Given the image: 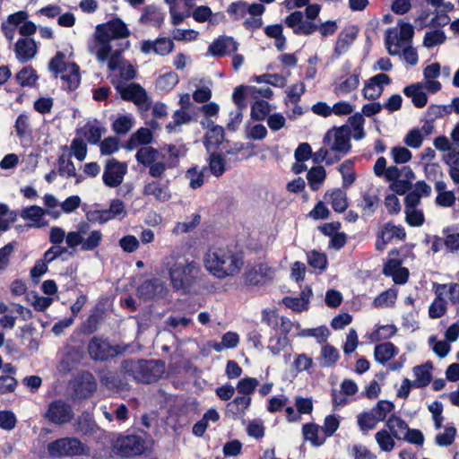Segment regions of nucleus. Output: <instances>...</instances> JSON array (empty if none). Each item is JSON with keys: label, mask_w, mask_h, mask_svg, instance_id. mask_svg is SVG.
Returning <instances> with one entry per match:
<instances>
[{"label": "nucleus", "mask_w": 459, "mask_h": 459, "mask_svg": "<svg viewBox=\"0 0 459 459\" xmlns=\"http://www.w3.org/2000/svg\"><path fill=\"white\" fill-rule=\"evenodd\" d=\"M357 35V30L355 28H347L343 30L338 36L334 53L337 56H341L345 53L348 48L352 44Z\"/></svg>", "instance_id": "nucleus-38"}, {"label": "nucleus", "mask_w": 459, "mask_h": 459, "mask_svg": "<svg viewBox=\"0 0 459 459\" xmlns=\"http://www.w3.org/2000/svg\"><path fill=\"white\" fill-rule=\"evenodd\" d=\"M127 173V164L116 159H108L106 161L102 175L103 183L108 187H117Z\"/></svg>", "instance_id": "nucleus-11"}, {"label": "nucleus", "mask_w": 459, "mask_h": 459, "mask_svg": "<svg viewBox=\"0 0 459 459\" xmlns=\"http://www.w3.org/2000/svg\"><path fill=\"white\" fill-rule=\"evenodd\" d=\"M432 290L435 299L429 307V316L430 318L437 319L443 316L447 311V300L445 292L439 289L437 282H433Z\"/></svg>", "instance_id": "nucleus-23"}, {"label": "nucleus", "mask_w": 459, "mask_h": 459, "mask_svg": "<svg viewBox=\"0 0 459 459\" xmlns=\"http://www.w3.org/2000/svg\"><path fill=\"white\" fill-rule=\"evenodd\" d=\"M405 221L411 227H420L424 224L425 217L423 211L419 208L417 197L414 195L406 196L404 199Z\"/></svg>", "instance_id": "nucleus-18"}, {"label": "nucleus", "mask_w": 459, "mask_h": 459, "mask_svg": "<svg viewBox=\"0 0 459 459\" xmlns=\"http://www.w3.org/2000/svg\"><path fill=\"white\" fill-rule=\"evenodd\" d=\"M444 161L448 166V173L455 185H459V152H449L445 156Z\"/></svg>", "instance_id": "nucleus-53"}, {"label": "nucleus", "mask_w": 459, "mask_h": 459, "mask_svg": "<svg viewBox=\"0 0 459 459\" xmlns=\"http://www.w3.org/2000/svg\"><path fill=\"white\" fill-rule=\"evenodd\" d=\"M251 403L250 396H237L227 404L226 415L233 419L242 418Z\"/></svg>", "instance_id": "nucleus-30"}, {"label": "nucleus", "mask_w": 459, "mask_h": 459, "mask_svg": "<svg viewBox=\"0 0 459 459\" xmlns=\"http://www.w3.org/2000/svg\"><path fill=\"white\" fill-rule=\"evenodd\" d=\"M429 13L423 12L417 19L416 24L420 29H424L429 25L445 26L449 22V17L446 14H436L431 21L428 22Z\"/></svg>", "instance_id": "nucleus-52"}, {"label": "nucleus", "mask_w": 459, "mask_h": 459, "mask_svg": "<svg viewBox=\"0 0 459 459\" xmlns=\"http://www.w3.org/2000/svg\"><path fill=\"white\" fill-rule=\"evenodd\" d=\"M167 292L168 288L160 279L147 280L137 289V296L144 300L164 298Z\"/></svg>", "instance_id": "nucleus-16"}, {"label": "nucleus", "mask_w": 459, "mask_h": 459, "mask_svg": "<svg viewBox=\"0 0 459 459\" xmlns=\"http://www.w3.org/2000/svg\"><path fill=\"white\" fill-rule=\"evenodd\" d=\"M49 70L63 82L62 87L74 90L80 83L81 75L79 66L72 62H67L63 52H57L48 65Z\"/></svg>", "instance_id": "nucleus-6"}, {"label": "nucleus", "mask_w": 459, "mask_h": 459, "mask_svg": "<svg viewBox=\"0 0 459 459\" xmlns=\"http://www.w3.org/2000/svg\"><path fill=\"white\" fill-rule=\"evenodd\" d=\"M153 141V134L151 129L141 127L134 132L127 141L126 148L128 151L136 149L140 145H148Z\"/></svg>", "instance_id": "nucleus-33"}, {"label": "nucleus", "mask_w": 459, "mask_h": 459, "mask_svg": "<svg viewBox=\"0 0 459 459\" xmlns=\"http://www.w3.org/2000/svg\"><path fill=\"white\" fill-rule=\"evenodd\" d=\"M27 18H29V13L27 12L19 11L9 14L6 20L2 22V32L9 41H12L14 39L16 29L22 21Z\"/></svg>", "instance_id": "nucleus-25"}, {"label": "nucleus", "mask_w": 459, "mask_h": 459, "mask_svg": "<svg viewBox=\"0 0 459 459\" xmlns=\"http://www.w3.org/2000/svg\"><path fill=\"white\" fill-rule=\"evenodd\" d=\"M74 413L68 404L62 401H54L48 405L45 417L55 424H65L73 419Z\"/></svg>", "instance_id": "nucleus-17"}, {"label": "nucleus", "mask_w": 459, "mask_h": 459, "mask_svg": "<svg viewBox=\"0 0 459 459\" xmlns=\"http://www.w3.org/2000/svg\"><path fill=\"white\" fill-rule=\"evenodd\" d=\"M440 75L441 65L439 63H432L423 69V81L421 82L429 93L435 94L442 89L441 82L437 80Z\"/></svg>", "instance_id": "nucleus-19"}, {"label": "nucleus", "mask_w": 459, "mask_h": 459, "mask_svg": "<svg viewBox=\"0 0 459 459\" xmlns=\"http://www.w3.org/2000/svg\"><path fill=\"white\" fill-rule=\"evenodd\" d=\"M399 352V349L392 342H386L375 346L374 357L377 362L385 365Z\"/></svg>", "instance_id": "nucleus-34"}, {"label": "nucleus", "mask_w": 459, "mask_h": 459, "mask_svg": "<svg viewBox=\"0 0 459 459\" xmlns=\"http://www.w3.org/2000/svg\"><path fill=\"white\" fill-rule=\"evenodd\" d=\"M325 199L332 204L333 209L337 212H344L348 206L346 193L339 188L325 194Z\"/></svg>", "instance_id": "nucleus-40"}, {"label": "nucleus", "mask_w": 459, "mask_h": 459, "mask_svg": "<svg viewBox=\"0 0 459 459\" xmlns=\"http://www.w3.org/2000/svg\"><path fill=\"white\" fill-rule=\"evenodd\" d=\"M37 49L35 40L30 38L19 39L14 45L16 58L22 63L32 59L37 54Z\"/></svg>", "instance_id": "nucleus-22"}, {"label": "nucleus", "mask_w": 459, "mask_h": 459, "mask_svg": "<svg viewBox=\"0 0 459 459\" xmlns=\"http://www.w3.org/2000/svg\"><path fill=\"white\" fill-rule=\"evenodd\" d=\"M326 177L325 169L321 167H314L308 170L307 179L312 190H317L324 183Z\"/></svg>", "instance_id": "nucleus-54"}, {"label": "nucleus", "mask_w": 459, "mask_h": 459, "mask_svg": "<svg viewBox=\"0 0 459 459\" xmlns=\"http://www.w3.org/2000/svg\"><path fill=\"white\" fill-rule=\"evenodd\" d=\"M106 129L97 120L87 122L81 129V134L91 144H96L100 142Z\"/></svg>", "instance_id": "nucleus-32"}, {"label": "nucleus", "mask_w": 459, "mask_h": 459, "mask_svg": "<svg viewBox=\"0 0 459 459\" xmlns=\"http://www.w3.org/2000/svg\"><path fill=\"white\" fill-rule=\"evenodd\" d=\"M202 261L205 271L221 281L238 275L244 266L243 256L228 247H209Z\"/></svg>", "instance_id": "nucleus-2"}, {"label": "nucleus", "mask_w": 459, "mask_h": 459, "mask_svg": "<svg viewBox=\"0 0 459 459\" xmlns=\"http://www.w3.org/2000/svg\"><path fill=\"white\" fill-rule=\"evenodd\" d=\"M238 49V43L230 37H221L212 42L208 48L212 56H224L235 52Z\"/></svg>", "instance_id": "nucleus-28"}, {"label": "nucleus", "mask_w": 459, "mask_h": 459, "mask_svg": "<svg viewBox=\"0 0 459 459\" xmlns=\"http://www.w3.org/2000/svg\"><path fill=\"white\" fill-rule=\"evenodd\" d=\"M169 6L171 22L179 25L190 15L192 8L195 5V0H163Z\"/></svg>", "instance_id": "nucleus-15"}, {"label": "nucleus", "mask_w": 459, "mask_h": 459, "mask_svg": "<svg viewBox=\"0 0 459 459\" xmlns=\"http://www.w3.org/2000/svg\"><path fill=\"white\" fill-rule=\"evenodd\" d=\"M357 421L362 431H368L375 429L379 422L372 411L358 415Z\"/></svg>", "instance_id": "nucleus-62"}, {"label": "nucleus", "mask_w": 459, "mask_h": 459, "mask_svg": "<svg viewBox=\"0 0 459 459\" xmlns=\"http://www.w3.org/2000/svg\"><path fill=\"white\" fill-rule=\"evenodd\" d=\"M210 129L205 134L206 145H217L223 140L224 130L220 126L213 125V122L208 121L207 125Z\"/></svg>", "instance_id": "nucleus-58"}, {"label": "nucleus", "mask_w": 459, "mask_h": 459, "mask_svg": "<svg viewBox=\"0 0 459 459\" xmlns=\"http://www.w3.org/2000/svg\"><path fill=\"white\" fill-rule=\"evenodd\" d=\"M192 119L190 114L184 109H178L173 114V121L166 126L169 134H177L180 131V126L188 124Z\"/></svg>", "instance_id": "nucleus-44"}, {"label": "nucleus", "mask_w": 459, "mask_h": 459, "mask_svg": "<svg viewBox=\"0 0 459 459\" xmlns=\"http://www.w3.org/2000/svg\"><path fill=\"white\" fill-rule=\"evenodd\" d=\"M397 299V291L394 289H389L385 291L380 293L377 297L375 298L373 301V306L375 307H391L394 304Z\"/></svg>", "instance_id": "nucleus-57"}, {"label": "nucleus", "mask_w": 459, "mask_h": 459, "mask_svg": "<svg viewBox=\"0 0 459 459\" xmlns=\"http://www.w3.org/2000/svg\"><path fill=\"white\" fill-rule=\"evenodd\" d=\"M124 368L136 381L143 383L158 380L163 372L162 367L155 360L129 361L126 362Z\"/></svg>", "instance_id": "nucleus-9"}, {"label": "nucleus", "mask_w": 459, "mask_h": 459, "mask_svg": "<svg viewBox=\"0 0 459 459\" xmlns=\"http://www.w3.org/2000/svg\"><path fill=\"white\" fill-rule=\"evenodd\" d=\"M144 449V441L135 435L120 437L114 444L115 454L125 458L141 455Z\"/></svg>", "instance_id": "nucleus-10"}, {"label": "nucleus", "mask_w": 459, "mask_h": 459, "mask_svg": "<svg viewBox=\"0 0 459 459\" xmlns=\"http://www.w3.org/2000/svg\"><path fill=\"white\" fill-rule=\"evenodd\" d=\"M446 40V33L443 30L436 28L429 29L425 32L422 45L428 49L444 44Z\"/></svg>", "instance_id": "nucleus-39"}, {"label": "nucleus", "mask_w": 459, "mask_h": 459, "mask_svg": "<svg viewBox=\"0 0 459 459\" xmlns=\"http://www.w3.org/2000/svg\"><path fill=\"white\" fill-rule=\"evenodd\" d=\"M321 427L315 423H307L302 427V435L305 441L309 442L313 446H322L326 438L321 434Z\"/></svg>", "instance_id": "nucleus-35"}, {"label": "nucleus", "mask_w": 459, "mask_h": 459, "mask_svg": "<svg viewBox=\"0 0 459 459\" xmlns=\"http://www.w3.org/2000/svg\"><path fill=\"white\" fill-rule=\"evenodd\" d=\"M163 266L172 288L185 294L190 291L201 271L198 263L187 259L178 248L164 257Z\"/></svg>", "instance_id": "nucleus-3"}, {"label": "nucleus", "mask_w": 459, "mask_h": 459, "mask_svg": "<svg viewBox=\"0 0 459 459\" xmlns=\"http://www.w3.org/2000/svg\"><path fill=\"white\" fill-rule=\"evenodd\" d=\"M413 35V26L403 21H399L395 27L387 29L385 33V45L388 54L400 56L402 48L411 43Z\"/></svg>", "instance_id": "nucleus-7"}, {"label": "nucleus", "mask_w": 459, "mask_h": 459, "mask_svg": "<svg viewBox=\"0 0 459 459\" xmlns=\"http://www.w3.org/2000/svg\"><path fill=\"white\" fill-rule=\"evenodd\" d=\"M178 75L175 72H169L157 79L156 88L160 91L169 92L178 83Z\"/></svg>", "instance_id": "nucleus-50"}, {"label": "nucleus", "mask_w": 459, "mask_h": 459, "mask_svg": "<svg viewBox=\"0 0 459 459\" xmlns=\"http://www.w3.org/2000/svg\"><path fill=\"white\" fill-rule=\"evenodd\" d=\"M312 295L310 288H305L299 297H285L282 303L295 312H302L308 308L309 299Z\"/></svg>", "instance_id": "nucleus-31"}, {"label": "nucleus", "mask_w": 459, "mask_h": 459, "mask_svg": "<svg viewBox=\"0 0 459 459\" xmlns=\"http://www.w3.org/2000/svg\"><path fill=\"white\" fill-rule=\"evenodd\" d=\"M163 152V159L166 160L169 168L175 167L178 161V159L185 155V150L182 147L176 145H165L160 149Z\"/></svg>", "instance_id": "nucleus-48"}, {"label": "nucleus", "mask_w": 459, "mask_h": 459, "mask_svg": "<svg viewBox=\"0 0 459 459\" xmlns=\"http://www.w3.org/2000/svg\"><path fill=\"white\" fill-rule=\"evenodd\" d=\"M82 353L76 349H69L60 362V370L69 371L82 359Z\"/></svg>", "instance_id": "nucleus-60"}, {"label": "nucleus", "mask_w": 459, "mask_h": 459, "mask_svg": "<svg viewBox=\"0 0 459 459\" xmlns=\"http://www.w3.org/2000/svg\"><path fill=\"white\" fill-rule=\"evenodd\" d=\"M432 370L433 363L427 361L423 364L417 365L412 368L413 379L411 381L414 383V388H423L432 382Z\"/></svg>", "instance_id": "nucleus-21"}, {"label": "nucleus", "mask_w": 459, "mask_h": 459, "mask_svg": "<svg viewBox=\"0 0 459 459\" xmlns=\"http://www.w3.org/2000/svg\"><path fill=\"white\" fill-rule=\"evenodd\" d=\"M103 241L100 230L91 229L88 222H80L76 230L68 232L67 247L73 250L80 248L82 252L97 249Z\"/></svg>", "instance_id": "nucleus-5"}, {"label": "nucleus", "mask_w": 459, "mask_h": 459, "mask_svg": "<svg viewBox=\"0 0 459 459\" xmlns=\"http://www.w3.org/2000/svg\"><path fill=\"white\" fill-rule=\"evenodd\" d=\"M360 71L355 70L354 73L342 81L334 87V93L336 96H345L351 91H355L359 85Z\"/></svg>", "instance_id": "nucleus-36"}, {"label": "nucleus", "mask_w": 459, "mask_h": 459, "mask_svg": "<svg viewBox=\"0 0 459 459\" xmlns=\"http://www.w3.org/2000/svg\"><path fill=\"white\" fill-rule=\"evenodd\" d=\"M425 90V85L422 82H416L404 87L403 92L411 100L416 108H422L428 103V95Z\"/></svg>", "instance_id": "nucleus-27"}, {"label": "nucleus", "mask_w": 459, "mask_h": 459, "mask_svg": "<svg viewBox=\"0 0 459 459\" xmlns=\"http://www.w3.org/2000/svg\"><path fill=\"white\" fill-rule=\"evenodd\" d=\"M351 148V129L347 126L333 127L324 137V146L313 154L316 162L333 164L346 155Z\"/></svg>", "instance_id": "nucleus-4"}, {"label": "nucleus", "mask_w": 459, "mask_h": 459, "mask_svg": "<svg viewBox=\"0 0 459 459\" xmlns=\"http://www.w3.org/2000/svg\"><path fill=\"white\" fill-rule=\"evenodd\" d=\"M383 273L386 276L392 277L396 284H404L409 278V271L403 267L401 262L396 259L389 260L384 266Z\"/></svg>", "instance_id": "nucleus-26"}, {"label": "nucleus", "mask_w": 459, "mask_h": 459, "mask_svg": "<svg viewBox=\"0 0 459 459\" xmlns=\"http://www.w3.org/2000/svg\"><path fill=\"white\" fill-rule=\"evenodd\" d=\"M15 131L19 138H23L31 134L30 118L27 114H21L15 121Z\"/></svg>", "instance_id": "nucleus-63"}, {"label": "nucleus", "mask_w": 459, "mask_h": 459, "mask_svg": "<svg viewBox=\"0 0 459 459\" xmlns=\"http://www.w3.org/2000/svg\"><path fill=\"white\" fill-rule=\"evenodd\" d=\"M91 358L98 360H105L111 357L114 351L107 340L93 337L88 346Z\"/></svg>", "instance_id": "nucleus-24"}, {"label": "nucleus", "mask_w": 459, "mask_h": 459, "mask_svg": "<svg viewBox=\"0 0 459 459\" xmlns=\"http://www.w3.org/2000/svg\"><path fill=\"white\" fill-rule=\"evenodd\" d=\"M140 22L158 27L163 22V15L156 6L147 5L140 17Z\"/></svg>", "instance_id": "nucleus-41"}, {"label": "nucleus", "mask_w": 459, "mask_h": 459, "mask_svg": "<svg viewBox=\"0 0 459 459\" xmlns=\"http://www.w3.org/2000/svg\"><path fill=\"white\" fill-rule=\"evenodd\" d=\"M174 47L173 40L166 37L157 38L154 40H143L140 43V50L144 55L155 54L160 56H165L171 53Z\"/></svg>", "instance_id": "nucleus-14"}, {"label": "nucleus", "mask_w": 459, "mask_h": 459, "mask_svg": "<svg viewBox=\"0 0 459 459\" xmlns=\"http://www.w3.org/2000/svg\"><path fill=\"white\" fill-rule=\"evenodd\" d=\"M126 215V211L124 203L117 199L111 202L108 210L101 212L100 220L101 222H105L116 218H124Z\"/></svg>", "instance_id": "nucleus-42"}, {"label": "nucleus", "mask_w": 459, "mask_h": 459, "mask_svg": "<svg viewBox=\"0 0 459 459\" xmlns=\"http://www.w3.org/2000/svg\"><path fill=\"white\" fill-rule=\"evenodd\" d=\"M289 344L290 340L287 336L274 335L269 339L267 349L272 355L278 356Z\"/></svg>", "instance_id": "nucleus-61"}, {"label": "nucleus", "mask_w": 459, "mask_h": 459, "mask_svg": "<svg viewBox=\"0 0 459 459\" xmlns=\"http://www.w3.org/2000/svg\"><path fill=\"white\" fill-rule=\"evenodd\" d=\"M129 34L127 26L120 19L100 24L96 27L94 39L89 46V50L99 62H107L109 70H116L121 67L122 49H115L113 41L126 39Z\"/></svg>", "instance_id": "nucleus-1"}, {"label": "nucleus", "mask_w": 459, "mask_h": 459, "mask_svg": "<svg viewBox=\"0 0 459 459\" xmlns=\"http://www.w3.org/2000/svg\"><path fill=\"white\" fill-rule=\"evenodd\" d=\"M405 236V230L402 226L392 223H386L379 233V238L383 239L384 243H387L393 238L403 239Z\"/></svg>", "instance_id": "nucleus-45"}, {"label": "nucleus", "mask_w": 459, "mask_h": 459, "mask_svg": "<svg viewBox=\"0 0 459 459\" xmlns=\"http://www.w3.org/2000/svg\"><path fill=\"white\" fill-rule=\"evenodd\" d=\"M375 438L378 446L384 452H391L395 446L394 436L386 429L377 431Z\"/></svg>", "instance_id": "nucleus-55"}, {"label": "nucleus", "mask_w": 459, "mask_h": 459, "mask_svg": "<svg viewBox=\"0 0 459 459\" xmlns=\"http://www.w3.org/2000/svg\"><path fill=\"white\" fill-rule=\"evenodd\" d=\"M160 158V152L151 146L141 147L135 154L136 160L145 166L148 167L152 163L155 161V160Z\"/></svg>", "instance_id": "nucleus-46"}, {"label": "nucleus", "mask_w": 459, "mask_h": 459, "mask_svg": "<svg viewBox=\"0 0 459 459\" xmlns=\"http://www.w3.org/2000/svg\"><path fill=\"white\" fill-rule=\"evenodd\" d=\"M386 427L394 437L399 440L403 439V435H405L409 429L408 424L402 418L395 415H392L388 418Z\"/></svg>", "instance_id": "nucleus-43"}, {"label": "nucleus", "mask_w": 459, "mask_h": 459, "mask_svg": "<svg viewBox=\"0 0 459 459\" xmlns=\"http://www.w3.org/2000/svg\"><path fill=\"white\" fill-rule=\"evenodd\" d=\"M439 289L448 297L449 301L455 305L459 304V283H438Z\"/></svg>", "instance_id": "nucleus-64"}, {"label": "nucleus", "mask_w": 459, "mask_h": 459, "mask_svg": "<svg viewBox=\"0 0 459 459\" xmlns=\"http://www.w3.org/2000/svg\"><path fill=\"white\" fill-rule=\"evenodd\" d=\"M378 203V195L370 189L362 194V199L359 204V207L366 215H371L376 211Z\"/></svg>", "instance_id": "nucleus-47"}, {"label": "nucleus", "mask_w": 459, "mask_h": 459, "mask_svg": "<svg viewBox=\"0 0 459 459\" xmlns=\"http://www.w3.org/2000/svg\"><path fill=\"white\" fill-rule=\"evenodd\" d=\"M206 168L198 169L196 167L189 169L186 172V178L189 181V186L193 189L199 188L202 186L204 181V172Z\"/></svg>", "instance_id": "nucleus-59"}, {"label": "nucleus", "mask_w": 459, "mask_h": 459, "mask_svg": "<svg viewBox=\"0 0 459 459\" xmlns=\"http://www.w3.org/2000/svg\"><path fill=\"white\" fill-rule=\"evenodd\" d=\"M276 270L266 264L255 265L244 273V281L248 286L266 284L274 279Z\"/></svg>", "instance_id": "nucleus-12"}, {"label": "nucleus", "mask_w": 459, "mask_h": 459, "mask_svg": "<svg viewBox=\"0 0 459 459\" xmlns=\"http://www.w3.org/2000/svg\"><path fill=\"white\" fill-rule=\"evenodd\" d=\"M296 336L306 338V337H313L317 342H324L329 336V330L325 326H319L316 328H307V329H299Z\"/></svg>", "instance_id": "nucleus-51"}, {"label": "nucleus", "mask_w": 459, "mask_h": 459, "mask_svg": "<svg viewBox=\"0 0 459 459\" xmlns=\"http://www.w3.org/2000/svg\"><path fill=\"white\" fill-rule=\"evenodd\" d=\"M390 83L391 79L387 74L384 73L377 74L365 81L362 95L367 100H377L384 91V86Z\"/></svg>", "instance_id": "nucleus-13"}, {"label": "nucleus", "mask_w": 459, "mask_h": 459, "mask_svg": "<svg viewBox=\"0 0 459 459\" xmlns=\"http://www.w3.org/2000/svg\"><path fill=\"white\" fill-rule=\"evenodd\" d=\"M47 211L40 206L31 205L22 210L21 217L29 221L30 225L35 228H42L47 225L45 215Z\"/></svg>", "instance_id": "nucleus-29"}, {"label": "nucleus", "mask_w": 459, "mask_h": 459, "mask_svg": "<svg viewBox=\"0 0 459 459\" xmlns=\"http://www.w3.org/2000/svg\"><path fill=\"white\" fill-rule=\"evenodd\" d=\"M348 122L351 127V135L355 140H361L365 137L364 124L365 118L359 112L350 117Z\"/></svg>", "instance_id": "nucleus-49"}, {"label": "nucleus", "mask_w": 459, "mask_h": 459, "mask_svg": "<svg viewBox=\"0 0 459 459\" xmlns=\"http://www.w3.org/2000/svg\"><path fill=\"white\" fill-rule=\"evenodd\" d=\"M116 89L125 100H130L135 104H143L147 100L145 90L137 83L117 84Z\"/></svg>", "instance_id": "nucleus-20"}, {"label": "nucleus", "mask_w": 459, "mask_h": 459, "mask_svg": "<svg viewBox=\"0 0 459 459\" xmlns=\"http://www.w3.org/2000/svg\"><path fill=\"white\" fill-rule=\"evenodd\" d=\"M143 195H152L160 202H167L170 199L171 194L166 185L152 181L146 184L143 190Z\"/></svg>", "instance_id": "nucleus-37"}, {"label": "nucleus", "mask_w": 459, "mask_h": 459, "mask_svg": "<svg viewBox=\"0 0 459 459\" xmlns=\"http://www.w3.org/2000/svg\"><path fill=\"white\" fill-rule=\"evenodd\" d=\"M134 126V118L131 115H120L112 124V128L116 134H126Z\"/></svg>", "instance_id": "nucleus-56"}, {"label": "nucleus", "mask_w": 459, "mask_h": 459, "mask_svg": "<svg viewBox=\"0 0 459 459\" xmlns=\"http://www.w3.org/2000/svg\"><path fill=\"white\" fill-rule=\"evenodd\" d=\"M47 451L51 457H73L85 455L89 449L76 437H62L50 442Z\"/></svg>", "instance_id": "nucleus-8"}]
</instances>
